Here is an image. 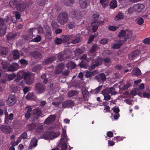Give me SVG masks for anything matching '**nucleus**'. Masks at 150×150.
Instances as JSON below:
<instances>
[{
	"label": "nucleus",
	"mask_w": 150,
	"mask_h": 150,
	"mask_svg": "<svg viewBox=\"0 0 150 150\" xmlns=\"http://www.w3.org/2000/svg\"><path fill=\"white\" fill-rule=\"evenodd\" d=\"M41 38L40 35H37L36 37L33 39L32 41L35 42H38L40 41Z\"/></svg>",
	"instance_id": "47"
},
{
	"label": "nucleus",
	"mask_w": 150,
	"mask_h": 150,
	"mask_svg": "<svg viewBox=\"0 0 150 150\" xmlns=\"http://www.w3.org/2000/svg\"><path fill=\"white\" fill-rule=\"evenodd\" d=\"M16 35L11 33H10L6 35L8 40H10L13 39L15 36Z\"/></svg>",
	"instance_id": "41"
},
{
	"label": "nucleus",
	"mask_w": 150,
	"mask_h": 150,
	"mask_svg": "<svg viewBox=\"0 0 150 150\" xmlns=\"http://www.w3.org/2000/svg\"><path fill=\"white\" fill-rule=\"evenodd\" d=\"M79 66L82 68L83 67H86L87 66H86V63L83 61H82L80 63Z\"/></svg>",
	"instance_id": "62"
},
{
	"label": "nucleus",
	"mask_w": 150,
	"mask_h": 150,
	"mask_svg": "<svg viewBox=\"0 0 150 150\" xmlns=\"http://www.w3.org/2000/svg\"><path fill=\"white\" fill-rule=\"evenodd\" d=\"M108 104V102H103L102 104L100 105L102 106L103 105L105 106L104 109V112H109L110 111V108L109 106L106 105Z\"/></svg>",
	"instance_id": "24"
},
{
	"label": "nucleus",
	"mask_w": 150,
	"mask_h": 150,
	"mask_svg": "<svg viewBox=\"0 0 150 150\" xmlns=\"http://www.w3.org/2000/svg\"><path fill=\"white\" fill-rule=\"evenodd\" d=\"M19 67L18 65L16 63H14L11 65L7 69L8 71H13L17 70Z\"/></svg>",
	"instance_id": "16"
},
{
	"label": "nucleus",
	"mask_w": 150,
	"mask_h": 150,
	"mask_svg": "<svg viewBox=\"0 0 150 150\" xmlns=\"http://www.w3.org/2000/svg\"><path fill=\"white\" fill-rule=\"evenodd\" d=\"M119 28L118 26H110L108 27V29L109 30L111 31H115L118 29Z\"/></svg>",
	"instance_id": "55"
},
{
	"label": "nucleus",
	"mask_w": 150,
	"mask_h": 150,
	"mask_svg": "<svg viewBox=\"0 0 150 150\" xmlns=\"http://www.w3.org/2000/svg\"><path fill=\"white\" fill-rule=\"evenodd\" d=\"M74 0H64L63 3L65 5L68 6H71L74 3Z\"/></svg>",
	"instance_id": "31"
},
{
	"label": "nucleus",
	"mask_w": 150,
	"mask_h": 150,
	"mask_svg": "<svg viewBox=\"0 0 150 150\" xmlns=\"http://www.w3.org/2000/svg\"><path fill=\"white\" fill-rule=\"evenodd\" d=\"M137 23L139 25H142L144 22V19L142 18H138L137 19Z\"/></svg>",
	"instance_id": "46"
},
{
	"label": "nucleus",
	"mask_w": 150,
	"mask_h": 150,
	"mask_svg": "<svg viewBox=\"0 0 150 150\" xmlns=\"http://www.w3.org/2000/svg\"><path fill=\"white\" fill-rule=\"evenodd\" d=\"M0 63H1L2 65V68L5 69H6L8 66V64L5 61L1 60H0Z\"/></svg>",
	"instance_id": "35"
},
{
	"label": "nucleus",
	"mask_w": 150,
	"mask_h": 150,
	"mask_svg": "<svg viewBox=\"0 0 150 150\" xmlns=\"http://www.w3.org/2000/svg\"><path fill=\"white\" fill-rule=\"evenodd\" d=\"M35 125V123H33L32 124H29L28 125V128L29 130H31L33 129L35 127H36Z\"/></svg>",
	"instance_id": "48"
},
{
	"label": "nucleus",
	"mask_w": 150,
	"mask_h": 150,
	"mask_svg": "<svg viewBox=\"0 0 150 150\" xmlns=\"http://www.w3.org/2000/svg\"><path fill=\"white\" fill-rule=\"evenodd\" d=\"M0 129L3 133L6 134L10 133L12 130V128L10 126L5 125H1Z\"/></svg>",
	"instance_id": "11"
},
{
	"label": "nucleus",
	"mask_w": 150,
	"mask_h": 150,
	"mask_svg": "<svg viewBox=\"0 0 150 150\" xmlns=\"http://www.w3.org/2000/svg\"><path fill=\"white\" fill-rule=\"evenodd\" d=\"M68 107H72L74 105V103L73 101L71 100H68Z\"/></svg>",
	"instance_id": "60"
},
{
	"label": "nucleus",
	"mask_w": 150,
	"mask_h": 150,
	"mask_svg": "<svg viewBox=\"0 0 150 150\" xmlns=\"http://www.w3.org/2000/svg\"><path fill=\"white\" fill-rule=\"evenodd\" d=\"M123 42L124 41L121 40H119L118 41V43L114 44L112 46V48L113 49L119 48L123 44Z\"/></svg>",
	"instance_id": "27"
},
{
	"label": "nucleus",
	"mask_w": 150,
	"mask_h": 150,
	"mask_svg": "<svg viewBox=\"0 0 150 150\" xmlns=\"http://www.w3.org/2000/svg\"><path fill=\"white\" fill-rule=\"evenodd\" d=\"M33 114L38 116H40L41 115L42 113L40 109H36L33 110Z\"/></svg>",
	"instance_id": "37"
},
{
	"label": "nucleus",
	"mask_w": 150,
	"mask_h": 150,
	"mask_svg": "<svg viewBox=\"0 0 150 150\" xmlns=\"http://www.w3.org/2000/svg\"><path fill=\"white\" fill-rule=\"evenodd\" d=\"M132 33V31L130 30H122L119 32L118 36L120 38L125 36V40H126L131 38Z\"/></svg>",
	"instance_id": "9"
},
{
	"label": "nucleus",
	"mask_w": 150,
	"mask_h": 150,
	"mask_svg": "<svg viewBox=\"0 0 150 150\" xmlns=\"http://www.w3.org/2000/svg\"><path fill=\"white\" fill-rule=\"evenodd\" d=\"M66 135V131L65 129L62 128V132L61 135V138L60 139V142L62 144V150H65L67 148L66 143L68 141Z\"/></svg>",
	"instance_id": "6"
},
{
	"label": "nucleus",
	"mask_w": 150,
	"mask_h": 150,
	"mask_svg": "<svg viewBox=\"0 0 150 150\" xmlns=\"http://www.w3.org/2000/svg\"><path fill=\"white\" fill-rule=\"evenodd\" d=\"M45 89L44 86L41 83H37L36 85V89L37 93L38 94H40L44 92Z\"/></svg>",
	"instance_id": "13"
},
{
	"label": "nucleus",
	"mask_w": 150,
	"mask_h": 150,
	"mask_svg": "<svg viewBox=\"0 0 150 150\" xmlns=\"http://www.w3.org/2000/svg\"><path fill=\"white\" fill-rule=\"evenodd\" d=\"M37 140L35 138H33L30 144V148L31 149L36 146L37 145Z\"/></svg>",
	"instance_id": "22"
},
{
	"label": "nucleus",
	"mask_w": 150,
	"mask_h": 150,
	"mask_svg": "<svg viewBox=\"0 0 150 150\" xmlns=\"http://www.w3.org/2000/svg\"><path fill=\"white\" fill-rule=\"evenodd\" d=\"M75 24L73 22H69L68 24V27L70 29H72L75 27Z\"/></svg>",
	"instance_id": "53"
},
{
	"label": "nucleus",
	"mask_w": 150,
	"mask_h": 150,
	"mask_svg": "<svg viewBox=\"0 0 150 150\" xmlns=\"http://www.w3.org/2000/svg\"><path fill=\"white\" fill-rule=\"evenodd\" d=\"M76 66L75 63L72 62H69L67 64L66 67L68 68L73 69Z\"/></svg>",
	"instance_id": "30"
},
{
	"label": "nucleus",
	"mask_w": 150,
	"mask_h": 150,
	"mask_svg": "<svg viewBox=\"0 0 150 150\" xmlns=\"http://www.w3.org/2000/svg\"><path fill=\"white\" fill-rule=\"evenodd\" d=\"M35 29H37L39 33H42L43 32L42 28L40 25L36 24L35 25V28H30L29 30V33L28 35H25L23 36L24 38L26 40H29L32 38L34 36L33 34Z\"/></svg>",
	"instance_id": "2"
},
{
	"label": "nucleus",
	"mask_w": 150,
	"mask_h": 150,
	"mask_svg": "<svg viewBox=\"0 0 150 150\" xmlns=\"http://www.w3.org/2000/svg\"><path fill=\"white\" fill-rule=\"evenodd\" d=\"M55 43L57 45H59L63 42L62 38H56L55 41Z\"/></svg>",
	"instance_id": "50"
},
{
	"label": "nucleus",
	"mask_w": 150,
	"mask_h": 150,
	"mask_svg": "<svg viewBox=\"0 0 150 150\" xmlns=\"http://www.w3.org/2000/svg\"><path fill=\"white\" fill-rule=\"evenodd\" d=\"M16 75L14 74H12L9 75L8 76V79L11 80L13 79L16 77Z\"/></svg>",
	"instance_id": "58"
},
{
	"label": "nucleus",
	"mask_w": 150,
	"mask_h": 150,
	"mask_svg": "<svg viewBox=\"0 0 150 150\" xmlns=\"http://www.w3.org/2000/svg\"><path fill=\"white\" fill-rule=\"evenodd\" d=\"M108 90L110 94L111 95L116 94V93L114 88L112 87L110 88H108Z\"/></svg>",
	"instance_id": "54"
},
{
	"label": "nucleus",
	"mask_w": 150,
	"mask_h": 150,
	"mask_svg": "<svg viewBox=\"0 0 150 150\" xmlns=\"http://www.w3.org/2000/svg\"><path fill=\"white\" fill-rule=\"evenodd\" d=\"M74 52L75 54L76 55H78L79 54H81L83 53L82 50L80 49H76L74 50Z\"/></svg>",
	"instance_id": "56"
},
{
	"label": "nucleus",
	"mask_w": 150,
	"mask_h": 150,
	"mask_svg": "<svg viewBox=\"0 0 150 150\" xmlns=\"http://www.w3.org/2000/svg\"><path fill=\"white\" fill-rule=\"evenodd\" d=\"M31 54L36 59H40L42 58V57L40 53L37 52H32Z\"/></svg>",
	"instance_id": "23"
},
{
	"label": "nucleus",
	"mask_w": 150,
	"mask_h": 150,
	"mask_svg": "<svg viewBox=\"0 0 150 150\" xmlns=\"http://www.w3.org/2000/svg\"><path fill=\"white\" fill-rule=\"evenodd\" d=\"M98 49V47L96 45H94L90 50V52L92 53H93L96 52Z\"/></svg>",
	"instance_id": "43"
},
{
	"label": "nucleus",
	"mask_w": 150,
	"mask_h": 150,
	"mask_svg": "<svg viewBox=\"0 0 150 150\" xmlns=\"http://www.w3.org/2000/svg\"><path fill=\"white\" fill-rule=\"evenodd\" d=\"M22 139H26L27 138V134L26 132H24L20 136Z\"/></svg>",
	"instance_id": "59"
},
{
	"label": "nucleus",
	"mask_w": 150,
	"mask_h": 150,
	"mask_svg": "<svg viewBox=\"0 0 150 150\" xmlns=\"http://www.w3.org/2000/svg\"><path fill=\"white\" fill-rule=\"evenodd\" d=\"M55 119L56 116L55 115H51L46 119L44 122L45 124H49L53 122L55 120Z\"/></svg>",
	"instance_id": "15"
},
{
	"label": "nucleus",
	"mask_w": 150,
	"mask_h": 150,
	"mask_svg": "<svg viewBox=\"0 0 150 150\" xmlns=\"http://www.w3.org/2000/svg\"><path fill=\"white\" fill-rule=\"evenodd\" d=\"M54 57H52L49 58L47 59L45 62H44L43 63V64L44 65H46L48 63H51L54 60Z\"/></svg>",
	"instance_id": "38"
},
{
	"label": "nucleus",
	"mask_w": 150,
	"mask_h": 150,
	"mask_svg": "<svg viewBox=\"0 0 150 150\" xmlns=\"http://www.w3.org/2000/svg\"><path fill=\"white\" fill-rule=\"evenodd\" d=\"M68 20V15L67 13L62 12L60 13L57 17V21L59 23L62 25L66 23Z\"/></svg>",
	"instance_id": "7"
},
{
	"label": "nucleus",
	"mask_w": 150,
	"mask_h": 150,
	"mask_svg": "<svg viewBox=\"0 0 150 150\" xmlns=\"http://www.w3.org/2000/svg\"><path fill=\"white\" fill-rule=\"evenodd\" d=\"M37 3L40 5H44L46 1V0H37Z\"/></svg>",
	"instance_id": "49"
},
{
	"label": "nucleus",
	"mask_w": 150,
	"mask_h": 150,
	"mask_svg": "<svg viewBox=\"0 0 150 150\" xmlns=\"http://www.w3.org/2000/svg\"><path fill=\"white\" fill-rule=\"evenodd\" d=\"M9 4L11 6L16 5V9L20 12L24 11L26 6L25 4L21 1L17 2V0H11Z\"/></svg>",
	"instance_id": "3"
},
{
	"label": "nucleus",
	"mask_w": 150,
	"mask_h": 150,
	"mask_svg": "<svg viewBox=\"0 0 150 150\" xmlns=\"http://www.w3.org/2000/svg\"><path fill=\"white\" fill-rule=\"evenodd\" d=\"M34 97V95L33 93H29L26 96V98L28 100L33 99Z\"/></svg>",
	"instance_id": "52"
},
{
	"label": "nucleus",
	"mask_w": 150,
	"mask_h": 150,
	"mask_svg": "<svg viewBox=\"0 0 150 150\" xmlns=\"http://www.w3.org/2000/svg\"><path fill=\"white\" fill-rule=\"evenodd\" d=\"M13 57L15 59H18L19 58V54L17 51L16 50L14 51Z\"/></svg>",
	"instance_id": "44"
},
{
	"label": "nucleus",
	"mask_w": 150,
	"mask_h": 150,
	"mask_svg": "<svg viewBox=\"0 0 150 150\" xmlns=\"http://www.w3.org/2000/svg\"><path fill=\"white\" fill-rule=\"evenodd\" d=\"M44 27L46 30L45 32L46 35H50L51 34V29L50 27L47 25H46Z\"/></svg>",
	"instance_id": "32"
},
{
	"label": "nucleus",
	"mask_w": 150,
	"mask_h": 150,
	"mask_svg": "<svg viewBox=\"0 0 150 150\" xmlns=\"http://www.w3.org/2000/svg\"><path fill=\"white\" fill-rule=\"evenodd\" d=\"M78 92L75 91H69L68 93V96L69 97H72V96L77 95Z\"/></svg>",
	"instance_id": "39"
},
{
	"label": "nucleus",
	"mask_w": 150,
	"mask_h": 150,
	"mask_svg": "<svg viewBox=\"0 0 150 150\" xmlns=\"http://www.w3.org/2000/svg\"><path fill=\"white\" fill-rule=\"evenodd\" d=\"M74 36V35H63L62 36V38L63 42H67V41L73 39Z\"/></svg>",
	"instance_id": "18"
},
{
	"label": "nucleus",
	"mask_w": 150,
	"mask_h": 150,
	"mask_svg": "<svg viewBox=\"0 0 150 150\" xmlns=\"http://www.w3.org/2000/svg\"><path fill=\"white\" fill-rule=\"evenodd\" d=\"M134 8L135 11L140 12L144 10L145 6L142 4H136L134 5Z\"/></svg>",
	"instance_id": "12"
},
{
	"label": "nucleus",
	"mask_w": 150,
	"mask_h": 150,
	"mask_svg": "<svg viewBox=\"0 0 150 150\" xmlns=\"http://www.w3.org/2000/svg\"><path fill=\"white\" fill-rule=\"evenodd\" d=\"M22 139L21 137L20 136L17 138V140L16 142H11V143L12 144H13L14 145H17L19 143L21 142Z\"/></svg>",
	"instance_id": "42"
},
{
	"label": "nucleus",
	"mask_w": 150,
	"mask_h": 150,
	"mask_svg": "<svg viewBox=\"0 0 150 150\" xmlns=\"http://www.w3.org/2000/svg\"><path fill=\"white\" fill-rule=\"evenodd\" d=\"M16 102V100L15 96L12 95H9L6 101L7 104L9 106H13Z\"/></svg>",
	"instance_id": "10"
},
{
	"label": "nucleus",
	"mask_w": 150,
	"mask_h": 150,
	"mask_svg": "<svg viewBox=\"0 0 150 150\" xmlns=\"http://www.w3.org/2000/svg\"><path fill=\"white\" fill-rule=\"evenodd\" d=\"M36 132L37 133H41L44 130L43 126L42 125H38L35 128Z\"/></svg>",
	"instance_id": "29"
},
{
	"label": "nucleus",
	"mask_w": 150,
	"mask_h": 150,
	"mask_svg": "<svg viewBox=\"0 0 150 150\" xmlns=\"http://www.w3.org/2000/svg\"><path fill=\"white\" fill-rule=\"evenodd\" d=\"M134 11H135V9L134 8V5L133 6L130 7L128 9V11L129 13H132Z\"/></svg>",
	"instance_id": "63"
},
{
	"label": "nucleus",
	"mask_w": 150,
	"mask_h": 150,
	"mask_svg": "<svg viewBox=\"0 0 150 150\" xmlns=\"http://www.w3.org/2000/svg\"><path fill=\"white\" fill-rule=\"evenodd\" d=\"M88 2V0H80V6L82 8H85L87 6Z\"/></svg>",
	"instance_id": "19"
},
{
	"label": "nucleus",
	"mask_w": 150,
	"mask_h": 150,
	"mask_svg": "<svg viewBox=\"0 0 150 150\" xmlns=\"http://www.w3.org/2000/svg\"><path fill=\"white\" fill-rule=\"evenodd\" d=\"M19 74L23 75L25 83L28 85H30L33 83V79L31 78L30 74L29 72H25L21 71H19Z\"/></svg>",
	"instance_id": "8"
},
{
	"label": "nucleus",
	"mask_w": 150,
	"mask_h": 150,
	"mask_svg": "<svg viewBox=\"0 0 150 150\" xmlns=\"http://www.w3.org/2000/svg\"><path fill=\"white\" fill-rule=\"evenodd\" d=\"M74 37L76 39L75 40H73L71 41V43L73 44H76L79 43L80 42V37H78L76 35H74ZM74 38V37H73V38Z\"/></svg>",
	"instance_id": "40"
},
{
	"label": "nucleus",
	"mask_w": 150,
	"mask_h": 150,
	"mask_svg": "<svg viewBox=\"0 0 150 150\" xmlns=\"http://www.w3.org/2000/svg\"><path fill=\"white\" fill-rule=\"evenodd\" d=\"M6 28L5 26H3L0 27V36L4 35L5 34Z\"/></svg>",
	"instance_id": "33"
},
{
	"label": "nucleus",
	"mask_w": 150,
	"mask_h": 150,
	"mask_svg": "<svg viewBox=\"0 0 150 150\" xmlns=\"http://www.w3.org/2000/svg\"><path fill=\"white\" fill-rule=\"evenodd\" d=\"M123 14L120 12L115 17V19L116 21H120L123 19Z\"/></svg>",
	"instance_id": "28"
},
{
	"label": "nucleus",
	"mask_w": 150,
	"mask_h": 150,
	"mask_svg": "<svg viewBox=\"0 0 150 150\" xmlns=\"http://www.w3.org/2000/svg\"><path fill=\"white\" fill-rule=\"evenodd\" d=\"M95 57H93V59H91V61L92 62L93 64L89 68V69L91 70L95 68L96 67L98 66L100 64L102 63L104 60L105 63H107L110 62V59L108 58L104 59L100 58H99L96 60L95 58Z\"/></svg>",
	"instance_id": "1"
},
{
	"label": "nucleus",
	"mask_w": 150,
	"mask_h": 150,
	"mask_svg": "<svg viewBox=\"0 0 150 150\" xmlns=\"http://www.w3.org/2000/svg\"><path fill=\"white\" fill-rule=\"evenodd\" d=\"M99 14L98 13H94L92 17V19L93 22L91 23V25L92 27V30L93 32H96L98 29V25L100 24L98 20Z\"/></svg>",
	"instance_id": "4"
},
{
	"label": "nucleus",
	"mask_w": 150,
	"mask_h": 150,
	"mask_svg": "<svg viewBox=\"0 0 150 150\" xmlns=\"http://www.w3.org/2000/svg\"><path fill=\"white\" fill-rule=\"evenodd\" d=\"M110 8L114 9L117 6V2L115 0H112L110 3Z\"/></svg>",
	"instance_id": "26"
},
{
	"label": "nucleus",
	"mask_w": 150,
	"mask_h": 150,
	"mask_svg": "<svg viewBox=\"0 0 150 150\" xmlns=\"http://www.w3.org/2000/svg\"><path fill=\"white\" fill-rule=\"evenodd\" d=\"M143 96L144 98H150V93L146 92L144 93L143 94Z\"/></svg>",
	"instance_id": "64"
},
{
	"label": "nucleus",
	"mask_w": 150,
	"mask_h": 150,
	"mask_svg": "<svg viewBox=\"0 0 150 150\" xmlns=\"http://www.w3.org/2000/svg\"><path fill=\"white\" fill-rule=\"evenodd\" d=\"M143 42L145 44L150 45V37L145 38L143 40Z\"/></svg>",
	"instance_id": "57"
},
{
	"label": "nucleus",
	"mask_w": 150,
	"mask_h": 150,
	"mask_svg": "<svg viewBox=\"0 0 150 150\" xmlns=\"http://www.w3.org/2000/svg\"><path fill=\"white\" fill-rule=\"evenodd\" d=\"M101 93L103 96L110 94L108 88H107L102 91Z\"/></svg>",
	"instance_id": "51"
},
{
	"label": "nucleus",
	"mask_w": 150,
	"mask_h": 150,
	"mask_svg": "<svg viewBox=\"0 0 150 150\" xmlns=\"http://www.w3.org/2000/svg\"><path fill=\"white\" fill-rule=\"evenodd\" d=\"M132 75L139 76L141 74V73L140 69L138 68H134L133 69L132 72Z\"/></svg>",
	"instance_id": "21"
},
{
	"label": "nucleus",
	"mask_w": 150,
	"mask_h": 150,
	"mask_svg": "<svg viewBox=\"0 0 150 150\" xmlns=\"http://www.w3.org/2000/svg\"><path fill=\"white\" fill-rule=\"evenodd\" d=\"M26 110H27V112L25 115V117L28 119L30 116L32 112H31L32 110V108L30 107H28L25 108Z\"/></svg>",
	"instance_id": "20"
},
{
	"label": "nucleus",
	"mask_w": 150,
	"mask_h": 150,
	"mask_svg": "<svg viewBox=\"0 0 150 150\" xmlns=\"http://www.w3.org/2000/svg\"><path fill=\"white\" fill-rule=\"evenodd\" d=\"M60 135L59 132L47 131L43 135V138L45 139L52 140Z\"/></svg>",
	"instance_id": "5"
},
{
	"label": "nucleus",
	"mask_w": 150,
	"mask_h": 150,
	"mask_svg": "<svg viewBox=\"0 0 150 150\" xmlns=\"http://www.w3.org/2000/svg\"><path fill=\"white\" fill-rule=\"evenodd\" d=\"M64 67V65L63 63H62L59 64L57 66L55 72L57 74H59L63 70Z\"/></svg>",
	"instance_id": "17"
},
{
	"label": "nucleus",
	"mask_w": 150,
	"mask_h": 150,
	"mask_svg": "<svg viewBox=\"0 0 150 150\" xmlns=\"http://www.w3.org/2000/svg\"><path fill=\"white\" fill-rule=\"evenodd\" d=\"M69 16L72 18H76L77 19V15L76 13L74 10H72L70 11L69 13Z\"/></svg>",
	"instance_id": "34"
},
{
	"label": "nucleus",
	"mask_w": 150,
	"mask_h": 150,
	"mask_svg": "<svg viewBox=\"0 0 150 150\" xmlns=\"http://www.w3.org/2000/svg\"><path fill=\"white\" fill-rule=\"evenodd\" d=\"M97 73V71L96 70H95L93 71H87L86 72V77H90L92 76L95 75Z\"/></svg>",
	"instance_id": "25"
},
{
	"label": "nucleus",
	"mask_w": 150,
	"mask_h": 150,
	"mask_svg": "<svg viewBox=\"0 0 150 150\" xmlns=\"http://www.w3.org/2000/svg\"><path fill=\"white\" fill-rule=\"evenodd\" d=\"M66 56V55L64 54V53L61 52L58 54L57 57L58 59L60 61H62L64 58V57Z\"/></svg>",
	"instance_id": "36"
},
{
	"label": "nucleus",
	"mask_w": 150,
	"mask_h": 150,
	"mask_svg": "<svg viewBox=\"0 0 150 150\" xmlns=\"http://www.w3.org/2000/svg\"><path fill=\"white\" fill-rule=\"evenodd\" d=\"M141 52L139 50H137L131 52L129 55V59H133L135 57L139 56Z\"/></svg>",
	"instance_id": "14"
},
{
	"label": "nucleus",
	"mask_w": 150,
	"mask_h": 150,
	"mask_svg": "<svg viewBox=\"0 0 150 150\" xmlns=\"http://www.w3.org/2000/svg\"><path fill=\"white\" fill-rule=\"evenodd\" d=\"M19 62L22 65H26L28 64L27 62L24 59H22L20 60Z\"/></svg>",
	"instance_id": "61"
},
{
	"label": "nucleus",
	"mask_w": 150,
	"mask_h": 150,
	"mask_svg": "<svg viewBox=\"0 0 150 150\" xmlns=\"http://www.w3.org/2000/svg\"><path fill=\"white\" fill-rule=\"evenodd\" d=\"M102 86H99L98 87L96 88L95 90H93V92L95 94H96L99 92L100 90L102 89Z\"/></svg>",
	"instance_id": "45"
}]
</instances>
